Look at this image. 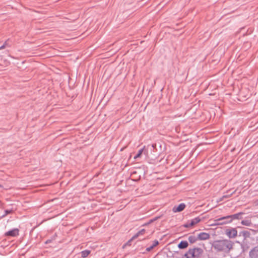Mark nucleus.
Instances as JSON below:
<instances>
[{
    "mask_svg": "<svg viewBox=\"0 0 258 258\" xmlns=\"http://www.w3.org/2000/svg\"><path fill=\"white\" fill-rule=\"evenodd\" d=\"M234 243L229 239H222L214 240L212 243V247L217 252L229 253L233 249Z\"/></svg>",
    "mask_w": 258,
    "mask_h": 258,
    "instance_id": "f257e3e1",
    "label": "nucleus"
},
{
    "mask_svg": "<svg viewBox=\"0 0 258 258\" xmlns=\"http://www.w3.org/2000/svg\"><path fill=\"white\" fill-rule=\"evenodd\" d=\"M244 213L243 212H239L233 215H228L227 216L222 217L218 219V221H222L223 220H228V221L226 222H223L219 223L220 224H225L227 223H230L232 222L233 220L235 219H241L242 217H241Z\"/></svg>",
    "mask_w": 258,
    "mask_h": 258,
    "instance_id": "f03ea898",
    "label": "nucleus"
},
{
    "mask_svg": "<svg viewBox=\"0 0 258 258\" xmlns=\"http://www.w3.org/2000/svg\"><path fill=\"white\" fill-rule=\"evenodd\" d=\"M203 252V250L199 247L190 248L188 250V253L191 255V258H200Z\"/></svg>",
    "mask_w": 258,
    "mask_h": 258,
    "instance_id": "7ed1b4c3",
    "label": "nucleus"
},
{
    "mask_svg": "<svg viewBox=\"0 0 258 258\" xmlns=\"http://www.w3.org/2000/svg\"><path fill=\"white\" fill-rule=\"evenodd\" d=\"M225 233L229 238H234L237 235V231L235 228H230L226 229Z\"/></svg>",
    "mask_w": 258,
    "mask_h": 258,
    "instance_id": "20e7f679",
    "label": "nucleus"
},
{
    "mask_svg": "<svg viewBox=\"0 0 258 258\" xmlns=\"http://www.w3.org/2000/svg\"><path fill=\"white\" fill-rule=\"evenodd\" d=\"M201 221V219H200L199 217H196L191 220L188 221L186 224L183 225V226L186 228L192 227L197 223H199Z\"/></svg>",
    "mask_w": 258,
    "mask_h": 258,
    "instance_id": "39448f33",
    "label": "nucleus"
},
{
    "mask_svg": "<svg viewBox=\"0 0 258 258\" xmlns=\"http://www.w3.org/2000/svg\"><path fill=\"white\" fill-rule=\"evenodd\" d=\"M19 230L18 228H14L5 233L6 237H16L19 235Z\"/></svg>",
    "mask_w": 258,
    "mask_h": 258,
    "instance_id": "423d86ee",
    "label": "nucleus"
},
{
    "mask_svg": "<svg viewBox=\"0 0 258 258\" xmlns=\"http://www.w3.org/2000/svg\"><path fill=\"white\" fill-rule=\"evenodd\" d=\"M249 258H258V245L249 251Z\"/></svg>",
    "mask_w": 258,
    "mask_h": 258,
    "instance_id": "0eeeda50",
    "label": "nucleus"
},
{
    "mask_svg": "<svg viewBox=\"0 0 258 258\" xmlns=\"http://www.w3.org/2000/svg\"><path fill=\"white\" fill-rule=\"evenodd\" d=\"M185 204L181 203L177 206H175L172 209V211L174 213L181 212L185 209Z\"/></svg>",
    "mask_w": 258,
    "mask_h": 258,
    "instance_id": "6e6552de",
    "label": "nucleus"
},
{
    "mask_svg": "<svg viewBox=\"0 0 258 258\" xmlns=\"http://www.w3.org/2000/svg\"><path fill=\"white\" fill-rule=\"evenodd\" d=\"M210 237V235L209 233L206 232H202L198 234V240H205L209 239Z\"/></svg>",
    "mask_w": 258,
    "mask_h": 258,
    "instance_id": "1a4fd4ad",
    "label": "nucleus"
},
{
    "mask_svg": "<svg viewBox=\"0 0 258 258\" xmlns=\"http://www.w3.org/2000/svg\"><path fill=\"white\" fill-rule=\"evenodd\" d=\"M250 236V232L247 230H243L239 233V236H242L244 238V240H245L247 238L249 237Z\"/></svg>",
    "mask_w": 258,
    "mask_h": 258,
    "instance_id": "9d476101",
    "label": "nucleus"
},
{
    "mask_svg": "<svg viewBox=\"0 0 258 258\" xmlns=\"http://www.w3.org/2000/svg\"><path fill=\"white\" fill-rule=\"evenodd\" d=\"M188 243L186 241H181L178 245L179 249H184L187 247Z\"/></svg>",
    "mask_w": 258,
    "mask_h": 258,
    "instance_id": "9b49d317",
    "label": "nucleus"
},
{
    "mask_svg": "<svg viewBox=\"0 0 258 258\" xmlns=\"http://www.w3.org/2000/svg\"><path fill=\"white\" fill-rule=\"evenodd\" d=\"M159 244V242L157 240H155L153 242V243L152 245H151L150 247H147L146 248V251H151L152 249H153L155 246H156L157 245H158Z\"/></svg>",
    "mask_w": 258,
    "mask_h": 258,
    "instance_id": "f8f14e48",
    "label": "nucleus"
},
{
    "mask_svg": "<svg viewBox=\"0 0 258 258\" xmlns=\"http://www.w3.org/2000/svg\"><path fill=\"white\" fill-rule=\"evenodd\" d=\"M235 191L236 190H234L232 192H230V190L227 191L226 192V194L223 196V197L221 198V201H222V200H223L224 199H226V198H228L230 197L234 193H235Z\"/></svg>",
    "mask_w": 258,
    "mask_h": 258,
    "instance_id": "ddd939ff",
    "label": "nucleus"
},
{
    "mask_svg": "<svg viewBox=\"0 0 258 258\" xmlns=\"http://www.w3.org/2000/svg\"><path fill=\"white\" fill-rule=\"evenodd\" d=\"M188 239L190 243H194L198 240V237H196L194 235H190L188 237Z\"/></svg>",
    "mask_w": 258,
    "mask_h": 258,
    "instance_id": "4468645a",
    "label": "nucleus"
},
{
    "mask_svg": "<svg viewBox=\"0 0 258 258\" xmlns=\"http://www.w3.org/2000/svg\"><path fill=\"white\" fill-rule=\"evenodd\" d=\"M241 223L243 225H245V226H250L252 224V223H251V221L250 220H242L241 222Z\"/></svg>",
    "mask_w": 258,
    "mask_h": 258,
    "instance_id": "2eb2a0df",
    "label": "nucleus"
},
{
    "mask_svg": "<svg viewBox=\"0 0 258 258\" xmlns=\"http://www.w3.org/2000/svg\"><path fill=\"white\" fill-rule=\"evenodd\" d=\"M145 232V230L143 229L137 232L133 237L132 239L137 238L139 235L143 234Z\"/></svg>",
    "mask_w": 258,
    "mask_h": 258,
    "instance_id": "dca6fc26",
    "label": "nucleus"
},
{
    "mask_svg": "<svg viewBox=\"0 0 258 258\" xmlns=\"http://www.w3.org/2000/svg\"><path fill=\"white\" fill-rule=\"evenodd\" d=\"M240 246L243 252L247 250L248 248V246L247 244L245 243L244 241L240 244Z\"/></svg>",
    "mask_w": 258,
    "mask_h": 258,
    "instance_id": "f3484780",
    "label": "nucleus"
},
{
    "mask_svg": "<svg viewBox=\"0 0 258 258\" xmlns=\"http://www.w3.org/2000/svg\"><path fill=\"white\" fill-rule=\"evenodd\" d=\"M90 253L89 250H85L81 252V256L83 257H86Z\"/></svg>",
    "mask_w": 258,
    "mask_h": 258,
    "instance_id": "a211bd4d",
    "label": "nucleus"
},
{
    "mask_svg": "<svg viewBox=\"0 0 258 258\" xmlns=\"http://www.w3.org/2000/svg\"><path fill=\"white\" fill-rule=\"evenodd\" d=\"M13 212H14V211L13 210H6L5 211V214L1 217V218H3L5 217L6 216H7L8 214L13 213Z\"/></svg>",
    "mask_w": 258,
    "mask_h": 258,
    "instance_id": "6ab92c4d",
    "label": "nucleus"
},
{
    "mask_svg": "<svg viewBox=\"0 0 258 258\" xmlns=\"http://www.w3.org/2000/svg\"><path fill=\"white\" fill-rule=\"evenodd\" d=\"M144 151V149H141L139 150L138 153L137 154V155L134 157L135 159H136L137 158H139L141 157V155L142 154Z\"/></svg>",
    "mask_w": 258,
    "mask_h": 258,
    "instance_id": "aec40b11",
    "label": "nucleus"
},
{
    "mask_svg": "<svg viewBox=\"0 0 258 258\" xmlns=\"http://www.w3.org/2000/svg\"><path fill=\"white\" fill-rule=\"evenodd\" d=\"M183 258H191V255L188 253V251L184 254Z\"/></svg>",
    "mask_w": 258,
    "mask_h": 258,
    "instance_id": "412c9836",
    "label": "nucleus"
},
{
    "mask_svg": "<svg viewBox=\"0 0 258 258\" xmlns=\"http://www.w3.org/2000/svg\"><path fill=\"white\" fill-rule=\"evenodd\" d=\"M7 45V42L6 41V42L4 43V44H3V45H2L1 46H0V50L3 49H4V48H6V45Z\"/></svg>",
    "mask_w": 258,
    "mask_h": 258,
    "instance_id": "4be33fe9",
    "label": "nucleus"
},
{
    "mask_svg": "<svg viewBox=\"0 0 258 258\" xmlns=\"http://www.w3.org/2000/svg\"><path fill=\"white\" fill-rule=\"evenodd\" d=\"M228 221V220H222V221H218V219H217V220H215V221L218 222V223H217V224H218V225H220V224H219V223L223 222H226V221Z\"/></svg>",
    "mask_w": 258,
    "mask_h": 258,
    "instance_id": "5701e85b",
    "label": "nucleus"
},
{
    "mask_svg": "<svg viewBox=\"0 0 258 258\" xmlns=\"http://www.w3.org/2000/svg\"><path fill=\"white\" fill-rule=\"evenodd\" d=\"M134 239H132V238L130 240H128L126 243L125 244V245H131V241L133 240Z\"/></svg>",
    "mask_w": 258,
    "mask_h": 258,
    "instance_id": "b1692460",
    "label": "nucleus"
},
{
    "mask_svg": "<svg viewBox=\"0 0 258 258\" xmlns=\"http://www.w3.org/2000/svg\"><path fill=\"white\" fill-rule=\"evenodd\" d=\"M155 221V219H151L150 220V221H149V222L147 224H150L153 222Z\"/></svg>",
    "mask_w": 258,
    "mask_h": 258,
    "instance_id": "393cba45",
    "label": "nucleus"
},
{
    "mask_svg": "<svg viewBox=\"0 0 258 258\" xmlns=\"http://www.w3.org/2000/svg\"><path fill=\"white\" fill-rule=\"evenodd\" d=\"M159 218V217H156L154 218H153V219H155V221L157 220L158 218Z\"/></svg>",
    "mask_w": 258,
    "mask_h": 258,
    "instance_id": "a878e982",
    "label": "nucleus"
},
{
    "mask_svg": "<svg viewBox=\"0 0 258 258\" xmlns=\"http://www.w3.org/2000/svg\"><path fill=\"white\" fill-rule=\"evenodd\" d=\"M155 146H156L155 145H152V147H153V148H154V147H155Z\"/></svg>",
    "mask_w": 258,
    "mask_h": 258,
    "instance_id": "bb28decb",
    "label": "nucleus"
}]
</instances>
